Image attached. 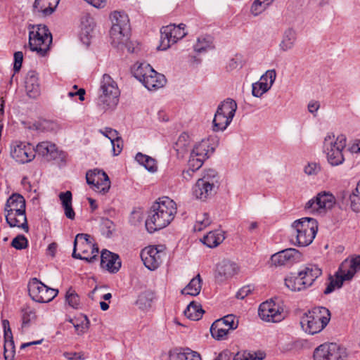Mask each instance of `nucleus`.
<instances>
[{
    "mask_svg": "<svg viewBox=\"0 0 360 360\" xmlns=\"http://www.w3.org/2000/svg\"><path fill=\"white\" fill-rule=\"evenodd\" d=\"M176 202L167 196L158 199L151 206L145 226L147 231L154 233L167 226L174 219L176 214Z\"/></svg>",
    "mask_w": 360,
    "mask_h": 360,
    "instance_id": "nucleus-1",
    "label": "nucleus"
},
{
    "mask_svg": "<svg viewBox=\"0 0 360 360\" xmlns=\"http://www.w3.org/2000/svg\"><path fill=\"white\" fill-rule=\"evenodd\" d=\"M4 212L6 221L10 227H18L26 233L29 231L26 202L22 195L15 193L9 196L5 204Z\"/></svg>",
    "mask_w": 360,
    "mask_h": 360,
    "instance_id": "nucleus-2",
    "label": "nucleus"
},
{
    "mask_svg": "<svg viewBox=\"0 0 360 360\" xmlns=\"http://www.w3.org/2000/svg\"><path fill=\"white\" fill-rule=\"evenodd\" d=\"M331 314L324 307H316L304 313L301 318V327L306 333L314 335L322 331L328 324Z\"/></svg>",
    "mask_w": 360,
    "mask_h": 360,
    "instance_id": "nucleus-3",
    "label": "nucleus"
},
{
    "mask_svg": "<svg viewBox=\"0 0 360 360\" xmlns=\"http://www.w3.org/2000/svg\"><path fill=\"white\" fill-rule=\"evenodd\" d=\"M347 145L344 134L337 137L333 133H328L324 138L323 151L326 155L328 162L333 167L339 166L345 161L343 150Z\"/></svg>",
    "mask_w": 360,
    "mask_h": 360,
    "instance_id": "nucleus-4",
    "label": "nucleus"
},
{
    "mask_svg": "<svg viewBox=\"0 0 360 360\" xmlns=\"http://www.w3.org/2000/svg\"><path fill=\"white\" fill-rule=\"evenodd\" d=\"M295 232V240L292 238V243L298 246L305 247L311 244L318 231L317 221L311 217H304L296 220L292 224Z\"/></svg>",
    "mask_w": 360,
    "mask_h": 360,
    "instance_id": "nucleus-5",
    "label": "nucleus"
},
{
    "mask_svg": "<svg viewBox=\"0 0 360 360\" xmlns=\"http://www.w3.org/2000/svg\"><path fill=\"white\" fill-rule=\"evenodd\" d=\"M120 91L116 82L107 74L101 82L97 105L103 110L115 108L119 101Z\"/></svg>",
    "mask_w": 360,
    "mask_h": 360,
    "instance_id": "nucleus-6",
    "label": "nucleus"
},
{
    "mask_svg": "<svg viewBox=\"0 0 360 360\" xmlns=\"http://www.w3.org/2000/svg\"><path fill=\"white\" fill-rule=\"evenodd\" d=\"M29 32V46L32 51H36L40 56H44L52 42V35L44 25L32 26Z\"/></svg>",
    "mask_w": 360,
    "mask_h": 360,
    "instance_id": "nucleus-7",
    "label": "nucleus"
},
{
    "mask_svg": "<svg viewBox=\"0 0 360 360\" xmlns=\"http://www.w3.org/2000/svg\"><path fill=\"white\" fill-rule=\"evenodd\" d=\"M112 27L110 31L111 44L118 46L128 38L130 25L128 15L120 11H114L110 15Z\"/></svg>",
    "mask_w": 360,
    "mask_h": 360,
    "instance_id": "nucleus-8",
    "label": "nucleus"
},
{
    "mask_svg": "<svg viewBox=\"0 0 360 360\" xmlns=\"http://www.w3.org/2000/svg\"><path fill=\"white\" fill-rule=\"evenodd\" d=\"M27 288L30 297L39 303L51 302L58 293V290L48 287L37 278L30 279Z\"/></svg>",
    "mask_w": 360,
    "mask_h": 360,
    "instance_id": "nucleus-9",
    "label": "nucleus"
},
{
    "mask_svg": "<svg viewBox=\"0 0 360 360\" xmlns=\"http://www.w3.org/2000/svg\"><path fill=\"white\" fill-rule=\"evenodd\" d=\"M186 25L181 23L178 26L174 24H170L164 26L160 30V49L165 51L172 44L176 43L186 35L185 32Z\"/></svg>",
    "mask_w": 360,
    "mask_h": 360,
    "instance_id": "nucleus-10",
    "label": "nucleus"
},
{
    "mask_svg": "<svg viewBox=\"0 0 360 360\" xmlns=\"http://www.w3.org/2000/svg\"><path fill=\"white\" fill-rule=\"evenodd\" d=\"M314 360H349L347 349L335 343L323 344L314 352Z\"/></svg>",
    "mask_w": 360,
    "mask_h": 360,
    "instance_id": "nucleus-11",
    "label": "nucleus"
},
{
    "mask_svg": "<svg viewBox=\"0 0 360 360\" xmlns=\"http://www.w3.org/2000/svg\"><path fill=\"white\" fill-rule=\"evenodd\" d=\"M86 183L96 192L106 193L110 188V181L108 174L101 169L89 170L86 174Z\"/></svg>",
    "mask_w": 360,
    "mask_h": 360,
    "instance_id": "nucleus-12",
    "label": "nucleus"
},
{
    "mask_svg": "<svg viewBox=\"0 0 360 360\" xmlns=\"http://www.w3.org/2000/svg\"><path fill=\"white\" fill-rule=\"evenodd\" d=\"M165 255V252L162 245H150L146 247L141 252V258L145 266L152 271L159 267Z\"/></svg>",
    "mask_w": 360,
    "mask_h": 360,
    "instance_id": "nucleus-13",
    "label": "nucleus"
},
{
    "mask_svg": "<svg viewBox=\"0 0 360 360\" xmlns=\"http://www.w3.org/2000/svg\"><path fill=\"white\" fill-rule=\"evenodd\" d=\"M258 314L262 320L273 323L280 322L285 316L283 309L274 301L262 303Z\"/></svg>",
    "mask_w": 360,
    "mask_h": 360,
    "instance_id": "nucleus-14",
    "label": "nucleus"
},
{
    "mask_svg": "<svg viewBox=\"0 0 360 360\" xmlns=\"http://www.w3.org/2000/svg\"><path fill=\"white\" fill-rule=\"evenodd\" d=\"M11 155L17 162L20 164L28 163L32 161L36 156L34 147L25 142H19L11 148Z\"/></svg>",
    "mask_w": 360,
    "mask_h": 360,
    "instance_id": "nucleus-15",
    "label": "nucleus"
},
{
    "mask_svg": "<svg viewBox=\"0 0 360 360\" xmlns=\"http://www.w3.org/2000/svg\"><path fill=\"white\" fill-rule=\"evenodd\" d=\"M335 204V198L330 192L323 191L316 197L309 200L305 205V209L311 212H319L322 209H331Z\"/></svg>",
    "mask_w": 360,
    "mask_h": 360,
    "instance_id": "nucleus-16",
    "label": "nucleus"
},
{
    "mask_svg": "<svg viewBox=\"0 0 360 360\" xmlns=\"http://www.w3.org/2000/svg\"><path fill=\"white\" fill-rule=\"evenodd\" d=\"M301 256V253L297 250L288 248L274 254L271 257V262L276 266H284L300 261Z\"/></svg>",
    "mask_w": 360,
    "mask_h": 360,
    "instance_id": "nucleus-17",
    "label": "nucleus"
},
{
    "mask_svg": "<svg viewBox=\"0 0 360 360\" xmlns=\"http://www.w3.org/2000/svg\"><path fill=\"white\" fill-rule=\"evenodd\" d=\"M35 148L36 153L44 157L47 161L63 160V152L58 150L56 146L49 141L39 143Z\"/></svg>",
    "mask_w": 360,
    "mask_h": 360,
    "instance_id": "nucleus-18",
    "label": "nucleus"
},
{
    "mask_svg": "<svg viewBox=\"0 0 360 360\" xmlns=\"http://www.w3.org/2000/svg\"><path fill=\"white\" fill-rule=\"evenodd\" d=\"M101 267L110 273L117 272L121 267V261L118 255L103 250L101 255Z\"/></svg>",
    "mask_w": 360,
    "mask_h": 360,
    "instance_id": "nucleus-19",
    "label": "nucleus"
},
{
    "mask_svg": "<svg viewBox=\"0 0 360 360\" xmlns=\"http://www.w3.org/2000/svg\"><path fill=\"white\" fill-rule=\"evenodd\" d=\"M4 336V356L5 360H14L15 344L10 328L9 321L6 319L2 321Z\"/></svg>",
    "mask_w": 360,
    "mask_h": 360,
    "instance_id": "nucleus-20",
    "label": "nucleus"
},
{
    "mask_svg": "<svg viewBox=\"0 0 360 360\" xmlns=\"http://www.w3.org/2000/svg\"><path fill=\"white\" fill-rule=\"evenodd\" d=\"M238 266L236 263L229 260H223L218 263L215 271V278L219 282L231 278L237 273Z\"/></svg>",
    "mask_w": 360,
    "mask_h": 360,
    "instance_id": "nucleus-21",
    "label": "nucleus"
},
{
    "mask_svg": "<svg viewBox=\"0 0 360 360\" xmlns=\"http://www.w3.org/2000/svg\"><path fill=\"white\" fill-rule=\"evenodd\" d=\"M60 0H35L32 6L34 14L41 17L51 15L57 8Z\"/></svg>",
    "mask_w": 360,
    "mask_h": 360,
    "instance_id": "nucleus-22",
    "label": "nucleus"
},
{
    "mask_svg": "<svg viewBox=\"0 0 360 360\" xmlns=\"http://www.w3.org/2000/svg\"><path fill=\"white\" fill-rule=\"evenodd\" d=\"M25 89L30 98H37L40 94L38 74L34 71H29L25 77Z\"/></svg>",
    "mask_w": 360,
    "mask_h": 360,
    "instance_id": "nucleus-23",
    "label": "nucleus"
},
{
    "mask_svg": "<svg viewBox=\"0 0 360 360\" xmlns=\"http://www.w3.org/2000/svg\"><path fill=\"white\" fill-rule=\"evenodd\" d=\"M307 288L311 286L314 281L322 274V270L316 264H308L300 271Z\"/></svg>",
    "mask_w": 360,
    "mask_h": 360,
    "instance_id": "nucleus-24",
    "label": "nucleus"
},
{
    "mask_svg": "<svg viewBox=\"0 0 360 360\" xmlns=\"http://www.w3.org/2000/svg\"><path fill=\"white\" fill-rule=\"evenodd\" d=\"M340 270L346 274V278L352 279L360 270V255L344 260L340 266Z\"/></svg>",
    "mask_w": 360,
    "mask_h": 360,
    "instance_id": "nucleus-25",
    "label": "nucleus"
},
{
    "mask_svg": "<svg viewBox=\"0 0 360 360\" xmlns=\"http://www.w3.org/2000/svg\"><path fill=\"white\" fill-rule=\"evenodd\" d=\"M214 151V148L210 146L209 139H203L200 143L195 145L191 154L193 157H199L201 159L206 160Z\"/></svg>",
    "mask_w": 360,
    "mask_h": 360,
    "instance_id": "nucleus-26",
    "label": "nucleus"
},
{
    "mask_svg": "<svg viewBox=\"0 0 360 360\" xmlns=\"http://www.w3.org/2000/svg\"><path fill=\"white\" fill-rule=\"evenodd\" d=\"M155 75L148 74L146 79L141 82L148 90L156 89L162 87L166 82L163 75L154 70Z\"/></svg>",
    "mask_w": 360,
    "mask_h": 360,
    "instance_id": "nucleus-27",
    "label": "nucleus"
},
{
    "mask_svg": "<svg viewBox=\"0 0 360 360\" xmlns=\"http://www.w3.org/2000/svg\"><path fill=\"white\" fill-rule=\"evenodd\" d=\"M213 190L208 182L198 179L193 188V194L197 199L204 200L212 195Z\"/></svg>",
    "mask_w": 360,
    "mask_h": 360,
    "instance_id": "nucleus-28",
    "label": "nucleus"
},
{
    "mask_svg": "<svg viewBox=\"0 0 360 360\" xmlns=\"http://www.w3.org/2000/svg\"><path fill=\"white\" fill-rule=\"evenodd\" d=\"M304 281L303 280L302 276L299 271L296 276L291 274L290 276L285 278V285L292 291H300L307 288Z\"/></svg>",
    "mask_w": 360,
    "mask_h": 360,
    "instance_id": "nucleus-29",
    "label": "nucleus"
},
{
    "mask_svg": "<svg viewBox=\"0 0 360 360\" xmlns=\"http://www.w3.org/2000/svg\"><path fill=\"white\" fill-rule=\"evenodd\" d=\"M329 283L324 290V294L328 295L335 290V288H340L345 281H349V279L346 278V274L338 269L335 274V278L333 276L329 277Z\"/></svg>",
    "mask_w": 360,
    "mask_h": 360,
    "instance_id": "nucleus-30",
    "label": "nucleus"
},
{
    "mask_svg": "<svg viewBox=\"0 0 360 360\" xmlns=\"http://www.w3.org/2000/svg\"><path fill=\"white\" fill-rule=\"evenodd\" d=\"M296 39V32L292 28H288L283 33L282 40L279 44L280 49L283 51L292 49L295 44Z\"/></svg>",
    "mask_w": 360,
    "mask_h": 360,
    "instance_id": "nucleus-31",
    "label": "nucleus"
},
{
    "mask_svg": "<svg viewBox=\"0 0 360 360\" xmlns=\"http://www.w3.org/2000/svg\"><path fill=\"white\" fill-rule=\"evenodd\" d=\"M131 72L134 77L141 82L146 78L148 74L155 75L153 68L149 64L144 63L135 64Z\"/></svg>",
    "mask_w": 360,
    "mask_h": 360,
    "instance_id": "nucleus-32",
    "label": "nucleus"
},
{
    "mask_svg": "<svg viewBox=\"0 0 360 360\" xmlns=\"http://www.w3.org/2000/svg\"><path fill=\"white\" fill-rule=\"evenodd\" d=\"M184 315L191 320L198 321L205 313L200 304L193 301L187 306L184 311Z\"/></svg>",
    "mask_w": 360,
    "mask_h": 360,
    "instance_id": "nucleus-33",
    "label": "nucleus"
},
{
    "mask_svg": "<svg viewBox=\"0 0 360 360\" xmlns=\"http://www.w3.org/2000/svg\"><path fill=\"white\" fill-rule=\"evenodd\" d=\"M74 243L75 247H77V245L80 243L87 245V248L91 249V254L92 255H95L96 257H98L99 252L98 248L93 243L92 238L90 235L86 233H78L75 237Z\"/></svg>",
    "mask_w": 360,
    "mask_h": 360,
    "instance_id": "nucleus-34",
    "label": "nucleus"
},
{
    "mask_svg": "<svg viewBox=\"0 0 360 360\" xmlns=\"http://www.w3.org/2000/svg\"><path fill=\"white\" fill-rule=\"evenodd\" d=\"M224 239L225 236L224 233L215 231H210L201 240L206 246L212 248L219 245Z\"/></svg>",
    "mask_w": 360,
    "mask_h": 360,
    "instance_id": "nucleus-35",
    "label": "nucleus"
},
{
    "mask_svg": "<svg viewBox=\"0 0 360 360\" xmlns=\"http://www.w3.org/2000/svg\"><path fill=\"white\" fill-rule=\"evenodd\" d=\"M217 110L233 119L237 110V103L233 99L228 98L220 103Z\"/></svg>",
    "mask_w": 360,
    "mask_h": 360,
    "instance_id": "nucleus-36",
    "label": "nucleus"
},
{
    "mask_svg": "<svg viewBox=\"0 0 360 360\" xmlns=\"http://www.w3.org/2000/svg\"><path fill=\"white\" fill-rule=\"evenodd\" d=\"M202 288V279L200 274L193 278L189 283L181 290L184 295L196 296L199 295Z\"/></svg>",
    "mask_w": 360,
    "mask_h": 360,
    "instance_id": "nucleus-37",
    "label": "nucleus"
},
{
    "mask_svg": "<svg viewBox=\"0 0 360 360\" xmlns=\"http://www.w3.org/2000/svg\"><path fill=\"white\" fill-rule=\"evenodd\" d=\"M233 119L229 118L217 110L213 119V130L214 131H224L230 124Z\"/></svg>",
    "mask_w": 360,
    "mask_h": 360,
    "instance_id": "nucleus-38",
    "label": "nucleus"
},
{
    "mask_svg": "<svg viewBox=\"0 0 360 360\" xmlns=\"http://www.w3.org/2000/svg\"><path fill=\"white\" fill-rule=\"evenodd\" d=\"M135 159L140 165H143L149 172H153L157 170L156 161L151 157L141 153H138Z\"/></svg>",
    "mask_w": 360,
    "mask_h": 360,
    "instance_id": "nucleus-39",
    "label": "nucleus"
},
{
    "mask_svg": "<svg viewBox=\"0 0 360 360\" xmlns=\"http://www.w3.org/2000/svg\"><path fill=\"white\" fill-rule=\"evenodd\" d=\"M69 321L72 323L78 335L84 334L89 327V320L86 315H81L76 319H70Z\"/></svg>",
    "mask_w": 360,
    "mask_h": 360,
    "instance_id": "nucleus-40",
    "label": "nucleus"
},
{
    "mask_svg": "<svg viewBox=\"0 0 360 360\" xmlns=\"http://www.w3.org/2000/svg\"><path fill=\"white\" fill-rule=\"evenodd\" d=\"M221 321H215L210 327L212 336L217 340L226 338L229 331L227 328H221Z\"/></svg>",
    "mask_w": 360,
    "mask_h": 360,
    "instance_id": "nucleus-41",
    "label": "nucleus"
},
{
    "mask_svg": "<svg viewBox=\"0 0 360 360\" xmlns=\"http://www.w3.org/2000/svg\"><path fill=\"white\" fill-rule=\"evenodd\" d=\"M65 297V302L72 308L78 309L81 307L80 297L72 288L67 290Z\"/></svg>",
    "mask_w": 360,
    "mask_h": 360,
    "instance_id": "nucleus-42",
    "label": "nucleus"
},
{
    "mask_svg": "<svg viewBox=\"0 0 360 360\" xmlns=\"http://www.w3.org/2000/svg\"><path fill=\"white\" fill-rule=\"evenodd\" d=\"M219 175L216 170L213 169H208L204 172V174L200 180L204 182H208L210 187L213 189L219 186Z\"/></svg>",
    "mask_w": 360,
    "mask_h": 360,
    "instance_id": "nucleus-43",
    "label": "nucleus"
},
{
    "mask_svg": "<svg viewBox=\"0 0 360 360\" xmlns=\"http://www.w3.org/2000/svg\"><path fill=\"white\" fill-rule=\"evenodd\" d=\"M153 294L150 292L145 291L141 292L136 302V304L142 310L148 309L151 307Z\"/></svg>",
    "mask_w": 360,
    "mask_h": 360,
    "instance_id": "nucleus-44",
    "label": "nucleus"
},
{
    "mask_svg": "<svg viewBox=\"0 0 360 360\" xmlns=\"http://www.w3.org/2000/svg\"><path fill=\"white\" fill-rule=\"evenodd\" d=\"M190 144L189 136L186 133L181 134L174 146L178 155H183Z\"/></svg>",
    "mask_w": 360,
    "mask_h": 360,
    "instance_id": "nucleus-45",
    "label": "nucleus"
},
{
    "mask_svg": "<svg viewBox=\"0 0 360 360\" xmlns=\"http://www.w3.org/2000/svg\"><path fill=\"white\" fill-rule=\"evenodd\" d=\"M350 207L355 212H360V180L357 183L356 188L349 197Z\"/></svg>",
    "mask_w": 360,
    "mask_h": 360,
    "instance_id": "nucleus-46",
    "label": "nucleus"
},
{
    "mask_svg": "<svg viewBox=\"0 0 360 360\" xmlns=\"http://www.w3.org/2000/svg\"><path fill=\"white\" fill-rule=\"evenodd\" d=\"M274 0H255L252 4L251 13L257 16L262 13Z\"/></svg>",
    "mask_w": 360,
    "mask_h": 360,
    "instance_id": "nucleus-47",
    "label": "nucleus"
},
{
    "mask_svg": "<svg viewBox=\"0 0 360 360\" xmlns=\"http://www.w3.org/2000/svg\"><path fill=\"white\" fill-rule=\"evenodd\" d=\"M212 48V39L210 36L198 38V41L194 46V50L198 53H202Z\"/></svg>",
    "mask_w": 360,
    "mask_h": 360,
    "instance_id": "nucleus-48",
    "label": "nucleus"
},
{
    "mask_svg": "<svg viewBox=\"0 0 360 360\" xmlns=\"http://www.w3.org/2000/svg\"><path fill=\"white\" fill-rule=\"evenodd\" d=\"M212 222L207 213H202L197 217L196 222L193 226L195 231H201L208 226Z\"/></svg>",
    "mask_w": 360,
    "mask_h": 360,
    "instance_id": "nucleus-49",
    "label": "nucleus"
},
{
    "mask_svg": "<svg viewBox=\"0 0 360 360\" xmlns=\"http://www.w3.org/2000/svg\"><path fill=\"white\" fill-rule=\"evenodd\" d=\"M176 360H201L198 353L186 348L176 354Z\"/></svg>",
    "mask_w": 360,
    "mask_h": 360,
    "instance_id": "nucleus-50",
    "label": "nucleus"
},
{
    "mask_svg": "<svg viewBox=\"0 0 360 360\" xmlns=\"http://www.w3.org/2000/svg\"><path fill=\"white\" fill-rule=\"evenodd\" d=\"M270 89L271 85H267V82L259 81L252 84V94L253 96L259 98Z\"/></svg>",
    "mask_w": 360,
    "mask_h": 360,
    "instance_id": "nucleus-51",
    "label": "nucleus"
},
{
    "mask_svg": "<svg viewBox=\"0 0 360 360\" xmlns=\"http://www.w3.org/2000/svg\"><path fill=\"white\" fill-rule=\"evenodd\" d=\"M217 321H221L222 324H225V326L227 327V329L234 330L237 328L238 326V321L236 319V317L233 314H228L224 316L223 318L218 319Z\"/></svg>",
    "mask_w": 360,
    "mask_h": 360,
    "instance_id": "nucleus-52",
    "label": "nucleus"
},
{
    "mask_svg": "<svg viewBox=\"0 0 360 360\" xmlns=\"http://www.w3.org/2000/svg\"><path fill=\"white\" fill-rule=\"evenodd\" d=\"M11 246L16 250H23L28 246V240L23 235H18L11 242Z\"/></svg>",
    "mask_w": 360,
    "mask_h": 360,
    "instance_id": "nucleus-53",
    "label": "nucleus"
},
{
    "mask_svg": "<svg viewBox=\"0 0 360 360\" xmlns=\"http://www.w3.org/2000/svg\"><path fill=\"white\" fill-rule=\"evenodd\" d=\"M36 318L35 312L30 307H27L22 310V326H27L29 323Z\"/></svg>",
    "mask_w": 360,
    "mask_h": 360,
    "instance_id": "nucleus-54",
    "label": "nucleus"
},
{
    "mask_svg": "<svg viewBox=\"0 0 360 360\" xmlns=\"http://www.w3.org/2000/svg\"><path fill=\"white\" fill-rule=\"evenodd\" d=\"M205 160V159H201L199 157H193V155L191 154L188 166L191 168L192 171H197L202 166Z\"/></svg>",
    "mask_w": 360,
    "mask_h": 360,
    "instance_id": "nucleus-55",
    "label": "nucleus"
},
{
    "mask_svg": "<svg viewBox=\"0 0 360 360\" xmlns=\"http://www.w3.org/2000/svg\"><path fill=\"white\" fill-rule=\"evenodd\" d=\"M243 66V58L240 55H236L233 58L229 60L227 68L229 70H233L237 68H242Z\"/></svg>",
    "mask_w": 360,
    "mask_h": 360,
    "instance_id": "nucleus-56",
    "label": "nucleus"
},
{
    "mask_svg": "<svg viewBox=\"0 0 360 360\" xmlns=\"http://www.w3.org/2000/svg\"><path fill=\"white\" fill-rule=\"evenodd\" d=\"M276 77L275 70H267L261 77L259 81L267 82V85H273Z\"/></svg>",
    "mask_w": 360,
    "mask_h": 360,
    "instance_id": "nucleus-57",
    "label": "nucleus"
},
{
    "mask_svg": "<svg viewBox=\"0 0 360 360\" xmlns=\"http://www.w3.org/2000/svg\"><path fill=\"white\" fill-rule=\"evenodd\" d=\"M111 144L112 146V153L115 156L118 155L122 150L123 148V141L120 136H117L116 139H113L111 141Z\"/></svg>",
    "mask_w": 360,
    "mask_h": 360,
    "instance_id": "nucleus-58",
    "label": "nucleus"
},
{
    "mask_svg": "<svg viewBox=\"0 0 360 360\" xmlns=\"http://www.w3.org/2000/svg\"><path fill=\"white\" fill-rule=\"evenodd\" d=\"M23 60V53L22 51H17L14 53L13 71L15 73L20 71Z\"/></svg>",
    "mask_w": 360,
    "mask_h": 360,
    "instance_id": "nucleus-59",
    "label": "nucleus"
},
{
    "mask_svg": "<svg viewBox=\"0 0 360 360\" xmlns=\"http://www.w3.org/2000/svg\"><path fill=\"white\" fill-rule=\"evenodd\" d=\"M77 249V247H75V245L74 244V248H73V252H72V257H74L75 259L86 260L88 262H93L97 259V257H95V255L82 256L81 254L76 252Z\"/></svg>",
    "mask_w": 360,
    "mask_h": 360,
    "instance_id": "nucleus-60",
    "label": "nucleus"
},
{
    "mask_svg": "<svg viewBox=\"0 0 360 360\" xmlns=\"http://www.w3.org/2000/svg\"><path fill=\"white\" fill-rule=\"evenodd\" d=\"M99 132L108 138L110 141L113 139H116V137L118 136L117 131L110 127H105L103 129H100Z\"/></svg>",
    "mask_w": 360,
    "mask_h": 360,
    "instance_id": "nucleus-61",
    "label": "nucleus"
},
{
    "mask_svg": "<svg viewBox=\"0 0 360 360\" xmlns=\"http://www.w3.org/2000/svg\"><path fill=\"white\" fill-rule=\"evenodd\" d=\"M320 171V167L315 162L309 163L304 167V172L308 175H316Z\"/></svg>",
    "mask_w": 360,
    "mask_h": 360,
    "instance_id": "nucleus-62",
    "label": "nucleus"
},
{
    "mask_svg": "<svg viewBox=\"0 0 360 360\" xmlns=\"http://www.w3.org/2000/svg\"><path fill=\"white\" fill-rule=\"evenodd\" d=\"M59 198L61 200L63 206L72 204V193L69 191L60 193L59 194Z\"/></svg>",
    "mask_w": 360,
    "mask_h": 360,
    "instance_id": "nucleus-63",
    "label": "nucleus"
},
{
    "mask_svg": "<svg viewBox=\"0 0 360 360\" xmlns=\"http://www.w3.org/2000/svg\"><path fill=\"white\" fill-rule=\"evenodd\" d=\"M253 288L251 285H247L241 288L236 294L238 299L243 300L252 292Z\"/></svg>",
    "mask_w": 360,
    "mask_h": 360,
    "instance_id": "nucleus-64",
    "label": "nucleus"
}]
</instances>
